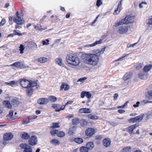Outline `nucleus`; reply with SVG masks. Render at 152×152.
Segmentation results:
<instances>
[{
	"mask_svg": "<svg viewBox=\"0 0 152 152\" xmlns=\"http://www.w3.org/2000/svg\"><path fill=\"white\" fill-rule=\"evenodd\" d=\"M102 48L101 50H98L96 53H83L81 56L82 60L84 63L90 65H96L99 61V57L102 54L105 49Z\"/></svg>",
	"mask_w": 152,
	"mask_h": 152,
	"instance_id": "obj_1",
	"label": "nucleus"
},
{
	"mask_svg": "<svg viewBox=\"0 0 152 152\" xmlns=\"http://www.w3.org/2000/svg\"><path fill=\"white\" fill-rule=\"evenodd\" d=\"M21 86L24 88H26L27 95L30 96L33 93L34 89H38L39 86L37 85L36 82L29 81L25 79L22 80L20 81Z\"/></svg>",
	"mask_w": 152,
	"mask_h": 152,
	"instance_id": "obj_2",
	"label": "nucleus"
},
{
	"mask_svg": "<svg viewBox=\"0 0 152 152\" xmlns=\"http://www.w3.org/2000/svg\"><path fill=\"white\" fill-rule=\"evenodd\" d=\"M66 61L68 64L76 66L78 65L80 62L79 58L73 54H69L66 57Z\"/></svg>",
	"mask_w": 152,
	"mask_h": 152,
	"instance_id": "obj_3",
	"label": "nucleus"
},
{
	"mask_svg": "<svg viewBox=\"0 0 152 152\" xmlns=\"http://www.w3.org/2000/svg\"><path fill=\"white\" fill-rule=\"evenodd\" d=\"M133 29L132 25L122 26L118 27L117 32L119 34H127L129 31H132Z\"/></svg>",
	"mask_w": 152,
	"mask_h": 152,
	"instance_id": "obj_4",
	"label": "nucleus"
},
{
	"mask_svg": "<svg viewBox=\"0 0 152 152\" xmlns=\"http://www.w3.org/2000/svg\"><path fill=\"white\" fill-rule=\"evenodd\" d=\"M50 132L53 136L57 135V123H53L51 126L50 127Z\"/></svg>",
	"mask_w": 152,
	"mask_h": 152,
	"instance_id": "obj_5",
	"label": "nucleus"
},
{
	"mask_svg": "<svg viewBox=\"0 0 152 152\" xmlns=\"http://www.w3.org/2000/svg\"><path fill=\"white\" fill-rule=\"evenodd\" d=\"M15 66V67L20 68H26L27 66L22 62H16L10 65H6V66Z\"/></svg>",
	"mask_w": 152,
	"mask_h": 152,
	"instance_id": "obj_6",
	"label": "nucleus"
},
{
	"mask_svg": "<svg viewBox=\"0 0 152 152\" xmlns=\"http://www.w3.org/2000/svg\"><path fill=\"white\" fill-rule=\"evenodd\" d=\"M13 137V135L11 133H6L4 136V140L3 143L5 145L7 143V141L11 140Z\"/></svg>",
	"mask_w": 152,
	"mask_h": 152,
	"instance_id": "obj_7",
	"label": "nucleus"
},
{
	"mask_svg": "<svg viewBox=\"0 0 152 152\" xmlns=\"http://www.w3.org/2000/svg\"><path fill=\"white\" fill-rule=\"evenodd\" d=\"M37 142V138L36 136H33L31 137L28 140V143L31 145H36Z\"/></svg>",
	"mask_w": 152,
	"mask_h": 152,
	"instance_id": "obj_8",
	"label": "nucleus"
},
{
	"mask_svg": "<svg viewBox=\"0 0 152 152\" xmlns=\"http://www.w3.org/2000/svg\"><path fill=\"white\" fill-rule=\"evenodd\" d=\"M13 21L16 24L19 25L23 24L24 23V21L23 19L19 16L15 17L14 18Z\"/></svg>",
	"mask_w": 152,
	"mask_h": 152,
	"instance_id": "obj_9",
	"label": "nucleus"
},
{
	"mask_svg": "<svg viewBox=\"0 0 152 152\" xmlns=\"http://www.w3.org/2000/svg\"><path fill=\"white\" fill-rule=\"evenodd\" d=\"M9 97V100L11 101L12 104L15 106H17L20 104V102L18 99L15 97Z\"/></svg>",
	"mask_w": 152,
	"mask_h": 152,
	"instance_id": "obj_10",
	"label": "nucleus"
},
{
	"mask_svg": "<svg viewBox=\"0 0 152 152\" xmlns=\"http://www.w3.org/2000/svg\"><path fill=\"white\" fill-rule=\"evenodd\" d=\"M95 133L94 129L92 128H89L85 131L86 135L88 137L92 136Z\"/></svg>",
	"mask_w": 152,
	"mask_h": 152,
	"instance_id": "obj_11",
	"label": "nucleus"
},
{
	"mask_svg": "<svg viewBox=\"0 0 152 152\" xmlns=\"http://www.w3.org/2000/svg\"><path fill=\"white\" fill-rule=\"evenodd\" d=\"M133 16L130 15H129L126 16L124 19L125 22V24H127L132 22L133 21Z\"/></svg>",
	"mask_w": 152,
	"mask_h": 152,
	"instance_id": "obj_12",
	"label": "nucleus"
},
{
	"mask_svg": "<svg viewBox=\"0 0 152 152\" xmlns=\"http://www.w3.org/2000/svg\"><path fill=\"white\" fill-rule=\"evenodd\" d=\"M102 42V40L101 39H100L99 41H96L94 42V43L84 45L83 46L84 47H85L87 48H88L90 47H93L97 45L101 44Z\"/></svg>",
	"mask_w": 152,
	"mask_h": 152,
	"instance_id": "obj_13",
	"label": "nucleus"
},
{
	"mask_svg": "<svg viewBox=\"0 0 152 152\" xmlns=\"http://www.w3.org/2000/svg\"><path fill=\"white\" fill-rule=\"evenodd\" d=\"M138 126L135 124L133 125H132L129 126L128 128V131L129 132L130 135H134V133L133 132V130L136 128Z\"/></svg>",
	"mask_w": 152,
	"mask_h": 152,
	"instance_id": "obj_14",
	"label": "nucleus"
},
{
	"mask_svg": "<svg viewBox=\"0 0 152 152\" xmlns=\"http://www.w3.org/2000/svg\"><path fill=\"white\" fill-rule=\"evenodd\" d=\"M91 94L89 92L86 91H83L81 93L80 96L82 98H83L86 96L88 98L90 99L91 97Z\"/></svg>",
	"mask_w": 152,
	"mask_h": 152,
	"instance_id": "obj_15",
	"label": "nucleus"
},
{
	"mask_svg": "<svg viewBox=\"0 0 152 152\" xmlns=\"http://www.w3.org/2000/svg\"><path fill=\"white\" fill-rule=\"evenodd\" d=\"M80 113H91L92 110L91 109L88 108H82L80 109L79 110Z\"/></svg>",
	"mask_w": 152,
	"mask_h": 152,
	"instance_id": "obj_16",
	"label": "nucleus"
},
{
	"mask_svg": "<svg viewBox=\"0 0 152 152\" xmlns=\"http://www.w3.org/2000/svg\"><path fill=\"white\" fill-rule=\"evenodd\" d=\"M38 103L40 104H45L48 103V98H41L38 100Z\"/></svg>",
	"mask_w": 152,
	"mask_h": 152,
	"instance_id": "obj_17",
	"label": "nucleus"
},
{
	"mask_svg": "<svg viewBox=\"0 0 152 152\" xmlns=\"http://www.w3.org/2000/svg\"><path fill=\"white\" fill-rule=\"evenodd\" d=\"M152 68V64H149L145 66L143 69L144 72H147L149 71Z\"/></svg>",
	"mask_w": 152,
	"mask_h": 152,
	"instance_id": "obj_18",
	"label": "nucleus"
},
{
	"mask_svg": "<svg viewBox=\"0 0 152 152\" xmlns=\"http://www.w3.org/2000/svg\"><path fill=\"white\" fill-rule=\"evenodd\" d=\"M143 72H140L138 75V77L141 79H145L147 78V75Z\"/></svg>",
	"mask_w": 152,
	"mask_h": 152,
	"instance_id": "obj_19",
	"label": "nucleus"
},
{
	"mask_svg": "<svg viewBox=\"0 0 152 152\" xmlns=\"http://www.w3.org/2000/svg\"><path fill=\"white\" fill-rule=\"evenodd\" d=\"M36 61H38L41 63H45L48 61V58L45 57H40L39 58H37Z\"/></svg>",
	"mask_w": 152,
	"mask_h": 152,
	"instance_id": "obj_20",
	"label": "nucleus"
},
{
	"mask_svg": "<svg viewBox=\"0 0 152 152\" xmlns=\"http://www.w3.org/2000/svg\"><path fill=\"white\" fill-rule=\"evenodd\" d=\"M42 26L39 24H37L36 25L34 26V27L36 30H38L42 31L43 30H45L47 29V27L42 28Z\"/></svg>",
	"mask_w": 152,
	"mask_h": 152,
	"instance_id": "obj_21",
	"label": "nucleus"
},
{
	"mask_svg": "<svg viewBox=\"0 0 152 152\" xmlns=\"http://www.w3.org/2000/svg\"><path fill=\"white\" fill-rule=\"evenodd\" d=\"M86 147L89 150H92L94 147V145L92 142H89L86 144Z\"/></svg>",
	"mask_w": 152,
	"mask_h": 152,
	"instance_id": "obj_22",
	"label": "nucleus"
},
{
	"mask_svg": "<svg viewBox=\"0 0 152 152\" xmlns=\"http://www.w3.org/2000/svg\"><path fill=\"white\" fill-rule=\"evenodd\" d=\"M132 77V74L130 72L126 73L123 77L124 80L126 81Z\"/></svg>",
	"mask_w": 152,
	"mask_h": 152,
	"instance_id": "obj_23",
	"label": "nucleus"
},
{
	"mask_svg": "<svg viewBox=\"0 0 152 152\" xmlns=\"http://www.w3.org/2000/svg\"><path fill=\"white\" fill-rule=\"evenodd\" d=\"M110 141L109 139H104L103 141V144L106 147L109 146L110 144Z\"/></svg>",
	"mask_w": 152,
	"mask_h": 152,
	"instance_id": "obj_24",
	"label": "nucleus"
},
{
	"mask_svg": "<svg viewBox=\"0 0 152 152\" xmlns=\"http://www.w3.org/2000/svg\"><path fill=\"white\" fill-rule=\"evenodd\" d=\"M3 103V104L8 108L9 109L11 108L12 105L9 101L7 100L4 101Z\"/></svg>",
	"mask_w": 152,
	"mask_h": 152,
	"instance_id": "obj_25",
	"label": "nucleus"
},
{
	"mask_svg": "<svg viewBox=\"0 0 152 152\" xmlns=\"http://www.w3.org/2000/svg\"><path fill=\"white\" fill-rule=\"evenodd\" d=\"M123 24H125L124 20V19H121L115 23L114 24V26L115 27H117L119 26L122 25Z\"/></svg>",
	"mask_w": 152,
	"mask_h": 152,
	"instance_id": "obj_26",
	"label": "nucleus"
},
{
	"mask_svg": "<svg viewBox=\"0 0 152 152\" xmlns=\"http://www.w3.org/2000/svg\"><path fill=\"white\" fill-rule=\"evenodd\" d=\"M144 114H141L140 115L134 117L135 122H139L141 121L143 118Z\"/></svg>",
	"mask_w": 152,
	"mask_h": 152,
	"instance_id": "obj_27",
	"label": "nucleus"
},
{
	"mask_svg": "<svg viewBox=\"0 0 152 152\" xmlns=\"http://www.w3.org/2000/svg\"><path fill=\"white\" fill-rule=\"evenodd\" d=\"M5 84L6 86H10L12 87L16 84V82L15 80H13L10 81L8 82H5Z\"/></svg>",
	"mask_w": 152,
	"mask_h": 152,
	"instance_id": "obj_28",
	"label": "nucleus"
},
{
	"mask_svg": "<svg viewBox=\"0 0 152 152\" xmlns=\"http://www.w3.org/2000/svg\"><path fill=\"white\" fill-rule=\"evenodd\" d=\"M131 148L130 147L127 146L124 148L121 149L120 152H130L131 151Z\"/></svg>",
	"mask_w": 152,
	"mask_h": 152,
	"instance_id": "obj_29",
	"label": "nucleus"
},
{
	"mask_svg": "<svg viewBox=\"0 0 152 152\" xmlns=\"http://www.w3.org/2000/svg\"><path fill=\"white\" fill-rule=\"evenodd\" d=\"M121 1L120 2L118 3V8L117 10H115L114 11V12L113 13L114 15H117L118 14L119 12H120V9H119V8H121Z\"/></svg>",
	"mask_w": 152,
	"mask_h": 152,
	"instance_id": "obj_30",
	"label": "nucleus"
},
{
	"mask_svg": "<svg viewBox=\"0 0 152 152\" xmlns=\"http://www.w3.org/2000/svg\"><path fill=\"white\" fill-rule=\"evenodd\" d=\"M72 122L74 125H77L80 123V119L77 118H75L72 120Z\"/></svg>",
	"mask_w": 152,
	"mask_h": 152,
	"instance_id": "obj_31",
	"label": "nucleus"
},
{
	"mask_svg": "<svg viewBox=\"0 0 152 152\" xmlns=\"http://www.w3.org/2000/svg\"><path fill=\"white\" fill-rule=\"evenodd\" d=\"M48 99V102L49 101L52 102H55L57 100L56 97L52 96H49Z\"/></svg>",
	"mask_w": 152,
	"mask_h": 152,
	"instance_id": "obj_32",
	"label": "nucleus"
},
{
	"mask_svg": "<svg viewBox=\"0 0 152 152\" xmlns=\"http://www.w3.org/2000/svg\"><path fill=\"white\" fill-rule=\"evenodd\" d=\"M29 137V134L26 132H23L21 135V137L24 139H27Z\"/></svg>",
	"mask_w": 152,
	"mask_h": 152,
	"instance_id": "obj_33",
	"label": "nucleus"
},
{
	"mask_svg": "<svg viewBox=\"0 0 152 152\" xmlns=\"http://www.w3.org/2000/svg\"><path fill=\"white\" fill-rule=\"evenodd\" d=\"M88 117L91 119L96 120L98 119L99 117L98 116L93 115L91 114H88Z\"/></svg>",
	"mask_w": 152,
	"mask_h": 152,
	"instance_id": "obj_34",
	"label": "nucleus"
},
{
	"mask_svg": "<svg viewBox=\"0 0 152 152\" xmlns=\"http://www.w3.org/2000/svg\"><path fill=\"white\" fill-rule=\"evenodd\" d=\"M75 141L76 143L81 144L83 142V140L81 138H76L75 139Z\"/></svg>",
	"mask_w": 152,
	"mask_h": 152,
	"instance_id": "obj_35",
	"label": "nucleus"
},
{
	"mask_svg": "<svg viewBox=\"0 0 152 152\" xmlns=\"http://www.w3.org/2000/svg\"><path fill=\"white\" fill-rule=\"evenodd\" d=\"M23 152H32V149L31 146L29 145L24 149Z\"/></svg>",
	"mask_w": 152,
	"mask_h": 152,
	"instance_id": "obj_36",
	"label": "nucleus"
},
{
	"mask_svg": "<svg viewBox=\"0 0 152 152\" xmlns=\"http://www.w3.org/2000/svg\"><path fill=\"white\" fill-rule=\"evenodd\" d=\"M75 129V126H74L73 127H71L69 129V132H68V133L70 135H71L72 134Z\"/></svg>",
	"mask_w": 152,
	"mask_h": 152,
	"instance_id": "obj_37",
	"label": "nucleus"
},
{
	"mask_svg": "<svg viewBox=\"0 0 152 152\" xmlns=\"http://www.w3.org/2000/svg\"><path fill=\"white\" fill-rule=\"evenodd\" d=\"M58 64L62 67H64L65 65L63 63L61 58H59L58 60Z\"/></svg>",
	"mask_w": 152,
	"mask_h": 152,
	"instance_id": "obj_38",
	"label": "nucleus"
},
{
	"mask_svg": "<svg viewBox=\"0 0 152 152\" xmlns=\"http://www.w3.org/2000/svg\"><path fill=\"white\" fill-rule=\"evenodd\" d=\"M80 152H88V150L87 148L84 146H82L80 148Z\"/></svg>",
	"mask_w": 152,
	"mask_h": 152,
	"instance_id": "obj_39",
	"label": "nucleus"
},
{
	"mask_svg": "<svg viewBox=\"0 0 152 152\" xmlns=\"http://www.w3.org/2000/svg\"><path fill=\"white\" fill-rule=\"evenodd\" d=\"M80 124L82 126H84L87 125V122L85 119H82L81 120Z\"/></svg>",
	"mask_w": 152,
	"mask_h": 152,
	"instance_id": "obj_40",
	"label": "nucleus"
},
{
	"mask_svg": "<svg viewBox=\"0 0 152 152\" xmlns=\"http://www.w3.org/2000/svg\"><path fill=\"white\" fill-rule=\"evenodd\" d=\"M146 23L147 24H152V15L150 17L146 20Z\"/></svg>",
	"mask_w": 152,
	"mask_h": 152,
	"instance_id": "obj_41",
	"label": "nucleus"
},
{
	"mask_svg": "<svg viewBox=\"0 0 152 152\" xmlns=\"http://www.w3.org/2000/svg\"><path fill=\"white\" fill-rule=\"evenodd\" d=\"M19 48L20 49L19 50L20 51V53L21 54L23 53L24 52V51L25 49V47L23 45L21 44Z\"/></svg>",
	"mask_w": 152,
	"mask_h": 152,
	"instance_id": "obj_42",
	"label": "nucleus"
},
{
	"mask_svg": "<svg viewBox=\"0 0 152 152\" xmlns=\"http://www.w3.org/2000/svg\"><path fill=\"white\" fill-rule=\"evenodd\" d=\"M65 134L64 132L62 131L58 132V137H62L64 136Z\"/></svg>",
	"mask_w": 152,
	"mask_h": 152,
	"instance_id": "obj_43",
	"label": "nucleus"
},
{
	"mask_svg": "<svg viewBox=\"0 0 152 152\" xmlns=\"http://www.w3.org/2000/svg\"><path fill=\"white\" fill-rule=\"evenodd\" d=\"M10 115L8 114L7 115V119H11L12 120H15L16 119H17L18 117H12L10 116Z\"/></svg>",
	"mask_w": 152,
	"mask_h": 152,
	"instance_id": "obj_44",
	"label": "nucleus"
},
{
	"mask_svg": "<svg viewBox=\"0 0 152 152\" xmlns=\"http://www.w3.org/2000/svg\"><path fill=\"white\" fill-rule=\"evenodd\" d=\"M49 40L48 39H46L42 41L43 45H48L49 44Z\"/></svg>",
	"mask_w": 152,
	"mask_h": 152,
	"instance_id": "obj_45",
	"label": "nucleus"
},
{
	"mask_svg": "<svg viewBox=\"0 0 152 152\" xmlns=\"http://www.w3.org/2000/svg\"><path fill=\"white\" fill-rule=\"evenodd\" d=\"M37 116L36 115H31L28 116L27 118L29 121L36 118Z\"/></svg>",
	"mask_w": 152,
	"mask_h": 152,
	"instance_id": "obj_46",
	"label": "nucleus"
},
{
	"mask_svg": "<svg viewBox=\"0 0 152 152\" xmlns=\"http://www.w3.org/2000/svg\"><path fill=\"white\" fill-rule=\"evenodd\" d=\"M142 64L141 63L137 64L135 65V68L139 70L142 68Z\"/></svg>",
	"mask_w": 152,
	"mask_h": 152,
	"instance_id": "obj_47",
	"label": "nucleus"
},
{
	"mask_svg": "<svg viewBox=\"0 0 152 152\" xmlns=\"http://www.w3.org/2000/svg\"><path fill=\"white\" fill-rule=\"evenodd\" d=\"M129 55V54H123V56L122 57H121L120 58L117 59V60H116L115 61H122L124 60V58H125V57Z\"/></svg>",
	"mask_w": 152,
	"mask_h": 152,
	"instance_id": "obj_48",
	"label": "nucleus"
},
{
	"mask_svg": "<svg viewBox=\"0 0 152 152\" xmlns=\"http://www.w3.org/2000/svg\"><path fill=\"white\" fill-rule=\"evenodd\" d=\"M102 4V1L101 0H97V2L96 3V5L98 7H99Z\"/></svg>",
	"mask_w": 152,
	"mask_h": 152,
	"instance_id": "obj_49",
	"label": "nucleus"
},
{
	"mask_svg": "<svg viewBox=\"0 0 152 152\" xmlns=\"http://www.w3.org/2000/svg\"><path fill=\"white\" fill-rule=\"evenodd\" d=\"M14 35H18L19 36H21L22 35V34L21 33H19V31L14 30Z\"/></svg>",
	"mask_w": 152,
	"mask_h": 152,
	"instance_id": "obj_50",
	"label": "nucleus"
},
{
	"mask_svg": "<svg viewBox=\"0 0 152 152\" xmlns=\"http://www.w3.org/2000/svg\"><path fill=\"white\" fill-rule=\"evenodd\" d=\"M29 145H28L27 144H21L20 145V147L22 148H24L25 149L26 148H27V146H28Z\"/></svg>",
	"mask_w": 152,
	"mask_h": 152,
	"instance_id": "obj_51",
	"label": "nucleus"
},
{
	"mask_svg": "<svg viewBox=\"0 0 152 152\" xmlns=\"http://www.w3.org/2000/svg\"><path fill=\"white\" fill-rule=\"evenodd\" d=\"M50 142L51 144H53L55 146L57 144V140L56 139H53Z\"/></svg>",
	"mask_w": 152,
	"mask_h": 152,
	"instance_id": "obj_52",
	"label": "nucleus"
},
{
	"mask_svg": "<svg viewBox=\"0 0 152 152\" xmlns=\"http://www.w3.org/2000/svg\"><path fill=\"white\" fill-rule=\"evenodd\" d=\"M6 22L4 18L3 19L0 23V26H1L4 25L5 23Z\"/></svg>",
	"mask_w": 152,
	"mask_h": 152,
	"instance_id": "obj_53",
	"label": "nucleus"
},
{
	"mask_svg": "<svg viewBox=\"0 0 152 152\" xmlns=\"http://www.w3.org/2000/svg\"><path fill=\"white\" fill-rule=\"evenodd\" d=\"M137 44V42L134 43L133 44H128L127 45V47L128 48H131L132 47H133L134 46L136 45Z\"/></svg>",
	"mask_w": 152,
	"mask_h": 152,
	"instance_id": "obj_54",
	"label": "nucleus"
},
{
	"mask_svg": "<svg viewBox=\"0 0 152 152\" xmlns=\"http://www.w3.org/2000/svg\"><path fill=\"white\" fill-rule=\"evenodd\" d=\"M147 3L145 2H142L139 4V7L140 8H142L144 6V5H146Z\"/></svg>",
	"mask_w": 152,
	"mask_h": 152,
	"instance_id": "obj_55",
	"label": "nucleus"
},
{
	"mask_svg": "<svg viewBox=\"0 0 152 152\" xmlns=\"http://www.w3.org/2000/svg\"><path fill=\"white\" fill-rule=\"evenodd\" d=\"M30 121L29 120H28V121L26 120H23L22 121V124L24 125L27 124Z\"/></svg>",
	"mask_w": 152,
	"mask_h": 152,
	"instance_id": "obj_56",
	"label": "nucleus"
},
{
	"mask_svg": "<svg viewBox=\"0 0 152 152\" xmlns=\"http://www.w3.org/2000/svg\"><path fill=\"white\" fill-rule=\"evenodd\" d=\"M129 121L130 123H136L134 118H132L129 119Z\"/></svg>",
	"mask_w": 152,
	"mask_h": 152,
	"instance_id": "obj_57",
	"label": "nucleus"
},
{
	"mask_svg": "<svg viewBox=\"0 0 152 152\" xmlns=\"http://www.w3.org/2000/svg\"><path fill=\"white\" fill-rule=\"evenodd\" d=\"M86 78L85 77H84L82 78H81L79 79L77 81V82H80L82 83H83V81L85 80H86Z\"/></svg>",
	"mask_w": 152,
	"mask_h": 152,
	"instance_id": "obj_58",
	"label": "nucleus"
},
{
	"mask_svg": "<svg viewBox=\"0 0 152 152\" xmlns=\"http://www.w3.org/2000/svg\"><path fill=\"white\" fill-rule=\"evenodd\" d=\"M140 104V102H137L136 104H134L133 105V106L135 108L139 106V104Z\"/></svg>",
	"mask_w": 152,
	"mask_h": 152,
	"instance_id": "obj_59",
	"label": "nucleus"
},
{
	"mask_svg": "<svg viewBox=\"0 0 152 152\" xmlns=\"http://www.w3.org/2000/svg\"><path fill=\"white\" fill-rule=\"evenodd\" d=\"M52 107L55 109V111H57V104H53L52 105Z\"/></svg>",
	"mask_w": 152,
	"mask_h": 152,
	"instance_id": "obj_60",
	"label": "nucleus"
},
{
	"mask_svg": "<svg viewBox=\"0 0 152 152\" xmlns=\"http://www.w3.org/2000/svg\"><path fill=\"white\" fill-rule=\"evenodd\" d=\"M110 124L114 126H116L118 125V124L115 122H111L110 123Z\"/></svg>",
	"mask_w": 152,
	"mask_h": 152,
	"instance_id": "obj_61",
	"label": "nucleus"
},
{
	"mask_svg": "<svg viewBox=\"0 0 152 152\" xmlns=\"http://www.w3.org/2000/svg\"><path fill=\"white\" fill-rule=\"evenodd\" d=\"M125 110L122 109H119L118 110V112L120 113H123L125 112Z\"/></svg>",
	"mask_w": 152,
	"mask_h": 152,
	"instance_id": "obj_62",
	"label": "nucleus"
},
{
	"mask_svg": "<svg viewBox=\"0 0 152 152\" xmlns=\"http://www.w3.org/2000/svg\"><path fill=\"white\" fill-rule=\"evenodd\" d=\"M118 94L116 93L115 94L114 96V100H115L116 99H117L118 97Z\"/></svg>",
	"mask_w": 152,
	"mask_h": 152,
	"instance_id": "obj_63",
	"label": "nucleus"
},
{
	"mask_svg": "<svg viewBox=\"0 0 152 152\" xmlns=\"http://www.w3.org/2000/svg\"><path fill=\"white\" fill-rule=\"evenodd\" d=\"M148 94L149 96L152 97V90L149 91L148 92Z\"/></svg>",
	"mask_w": 152,
	"mask_h": 152,
	"instance_id": "obj_64",
	"label": "nucleus"
}]
</instances>
